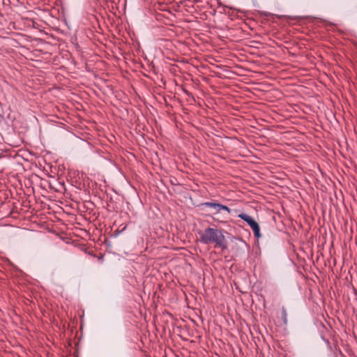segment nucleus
Instances as JSON below:
<instances>
[{
    "label": "nucleus",
    "instance_id": "f257e3e1",
    "mask_svg": "<svg viewBox=\"0 0 357 357\" xmlns=\"http://www.w3.org/2000/svg\"><path fill=\"white\" fill-rule=\"evenodd\" d=\"M200 241L204 244L214 243L222 250L227 249V242L222 229L208 227L198 232Z\"/></svg>",
    "mask_w": 357,
    "mask_h": 357
},
{
    "label": "nucleus",
    "instance_id": "f03ea898",
    "mask_svg": "<svg viewBox=\"0 0 357 357\" xmlns=\"http://www.w3.org/2000/svg\"><path fill=\"white\" fill-rule=\"evenodd\" d=\"M238 216L250 225L257 238L261 237L259 225L252 217L245 213H241Z\"/></svg>",
    "mask_w": 357,
    "mask_h": 357
},
{
    "label": "nucleus",
    "instance_id": "7ed1b4c3",
    "mask_svg": "<svg viewBox=\"0 0 357 357\" xmlns=\"http://www.w3.org/2000/svg\"><path fill=\"white\" fill-rule=\"evenodd\" d=\"M201 206L213 208L215 211L214 214L220 213V204L219 203L213 202H207L202 203Z\"/></svg>",
    "mask_w": 357,
    "mask_h": 357
},
{
    "label": "nucleus",
    "instance_id": "20e7f679",
    "mask_svg": "<svg viewBox=\"0 0 357 357\" xmlns=\"http://www.w3.org/2000/svg\"><path fill=\"white\" fill-rule=\"evenodd\" d=\"M282 319L284 324H287V313L284 307H282Z\"/></svg>",
    "mask_w": 357,
    "mask_h": 357
},
{
    "label": "nucleus",
    "instance_id": "39448f33",
    "mask_svg": "<svg viewBox=\"0 0 357 357\" xmlns=\"http://www.w3.org/2000/svg\"><path fill=\"white\" fill-rule=\"evenodd\" d=\"M221 211H226L227 213H230L231 210L227 207V206L225 205H222L220 204V212H221Z\"/></svg>",
    "mask_w": 357,
    "mask_h": 357
}]
</instances>
